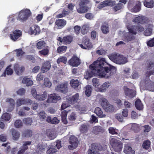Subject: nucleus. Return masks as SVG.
<instances>
[{
  "label": "nucleus",
  "instance_id": "1",
  "mask_svg": "<svg viewBox=\"0 0 154 154\" xmlns=\"http://www.w3.org/2000/svg\"><path fill=\"white\" fill-rule=\"evenodd\" d=\"M113 67L114 68L109 64L105 59L101 57H99L89 67L92 76L97 75L106 78H108L112 75L111 69Z\"/></svg>",
  "mask_w": 154,
  "mask_h": 154
},
{
  "label": "nucleus",
  "instance_id": "2",
  "mask_svg": "<svg viewBox=\"0 0 154 154\" xmlns=\"http://www.w3.org/2000/svg\"><path fill=\"white\" fill-rule=\"evenodd\" d=\"M129 32H127L124 35L123 39V40L127 42H129L134 40L135 39L134 35H135L137 32L134 30L132 29V27H130V26H127Z\"/></svg>",
  "mask_w": 154,
  "mask_h": 154
},
{
  "label": "nucleus",
  "instance_id": "3",
  "mask_svg": "<svg viewBox=\"0 0 154 154\" xmlns=\"http://www.w3.org/2000/svg\"><path fill=\"white\" fill-rule=\"evenodd\" d=\"M31 14V13L29 9L21 10L19 13L17 19L21 22H23L28 19Z\"/></svg>",
  "mask_w": 154,
  "mask_h": 154
},
{
  "label": "nucleus",
  "instance_id": "4",
  "mask_svg": "<svg viewBox=\"0 0 154 154\" xmlns=\"http://www.w3.org/2000/svg\"><path fill=\"white\" fill-rule=\"evenodd\" d=\"M31 93L32 97L36 100L39 101H42L45 100L47 97V93L46 91L38 94L35 88L31 89Z\"/></svg>",
  "mask_w": 154,
  "mask_h": 154
},
{
  "label": "nucleus",
  "instance_id": "5",
  "mask_svg": "<svg viewBox=\"0 0 154 154\" xmlns=\"http://www.w3.org/2000/svg\"><path fill=\"white\" fill-rule=\"evenodd\" d=\"M110 144L115 152H119L122 150V144L119 140L114 138H112L110 140Z\"/></svg>",
  "mask_w": 154,
  "mask_h": 154
},
{
  "label": "nucleus",
  "instance_id": "6",
  "mask_svg": "<svg viewBox=\"0 0 154 154\" xmlns=\"http://www.w3.org/2000/svg\"><path fill=\"white\" fill-rule=\"evenodd\" d=\"M68 83L66 82L58 84L55 87V90L58 92L65 93L68 91Z\"/></svg>",
  "mask_w": 154,
  "mask_h": 154
},
{
  "label": "nucleus",
  "instance_id": "7",
  "mask_svg": "<svg viewBox=\"0 0 154 154\" xmlns=\"http://www.w3.org/2000/svg\"><path fill=\"white\" fill-rule=\"evenodd\" d=\"M79 45L82 48L85 49H89L93 47L92 43L90 42V39L86 37L83 38L82 44Z\"/></svg>",
  "mask_w": 154,
  "mask_h": 154
},
{
  "label": "nucleus",
  "instance_id": "8",
  "mask_svg": "<svg viewBox=\"0 0 154 154\" xmlns=\"http://www.w3.org/2000/svg\"><path fill=\"white\" fill-rule=\"evenodd\" d=\"M69 142L70 145L69 146L68 148L70 149L76 148L78 144V139L74 136H72L70 137Z\"/></svg>",
  "mask_w": 154,
  "mask_h": 154
},
{
  "label": "nucleus",
  "instance_id": "9",
  "mask_svg": "<svg viewBox=\"0 0 154 154\" xmlns=\"http://www.w3.org/2000/svg\"><path fill=\"white\" fill-rule=\"evenodd\" d=\"M22 35L21 31L20 30L17 29L13 31L12 33L10 34V37L12 40L15 42L18 40Z\"/></svg>",
  "mask_w": 154,
  "mask_h": 154
},
{
  "label": "nucleus",
  "instance_id": "10",
  "mask_svg": "<svg viewBox=\"0 0 154 154\" xmlns=\"http://www.w3.org/2000/svg\"><path fill=\"white\" fill-rule=\"evenodd\" d=\"M32 103V101L30 99L23 98L18 99L16 101L17 107L20 106L22 105L27 104H29L31 105Z\"/></svg>",
  "mask_w": 154,
  "mask_h": 154
},
{
  "label": "nucleus",
  "instance_id": "11",
  "mask_svg": "<svg viewBox=\"0 0 154 154\" xmlns=\"http://www.w3.org/2000/svg\"><path fill=\"white\" fill-rule=\"evenodd\" d=\"M60 99L61 97L60 96L56 94H53L48 95V99L46 102L48 103H55Z\"/></svg>",
  "mask_w": 154,
  "mask_h": 154
},
{
  "label": "nucleus",
  "instance_id": "12",
  "mask_svg": "<svg viewBox=\"0 0 154 154\" xmlns=\"http://www.w3.org/2000/svg\"><path fill=\"white\" fill-rule=\"evenodd\" d=\"M69 65L73 67L77 66L80 64L79 58L75 55H73L68 62Z\"/></svg>",
  "mask_w": 154,
  "mask_h": 154
},
{
  "label": "nucleus",
  "instance_id": "13",
  "mask_svg": "<svg viewBox=\"0 0 154 154\" xmlns=\"http://www.w3.org/2000/svg\"><path fill=\"white\" fill-rule=\"evenodd\" d=\"M61 147V141L57 140L56 142V145L50 148L47 151V153L48 154L55 153L57 151V149H56V148H57V149H59Z\"/></svg>",
  "mask_w": 154,
  "mask_h": 154
},
{
  "label": "nucleus",
  "instance_id": "14",
  "mask_svg": "<svg viewBox=\"0 0 154 154\" xmlns=\"http://www.w3.org/2000/svg\"><path fill=\"white\" fill-rule=\"evenodd\" d=\"M5 101L8 103L9 105L8 108H7L6 110L8 112L11 111L14 109L15 102L14 100L11 98H7L5 100Z\"/></svg>",
  "mask_w": 154,
  "mask_h": 154
},
{
  "label": "nucleus",
  "instance_id": "15",
  "mask_svg": "<svg viewBox=\"0 0 154 154\" xmlns=\"http://www.w3.org/2000/svg\"><path fill=\"white\" fill-rule=\"evenodd\" d=\"M124 89L126 96L131 98H133L135 96L136 91L134 90L130 89L126 86L124 87Z\"/></svg>",
  "mask_w": 154,
  "mask_h": 154
},
{
  "label": "nucleus",
  "instance_id": "16",
  "mask_svg": "<svg viewBox=\"0 0 154 154\" xmlns=\"http://www.w3.org/2000/svg\"><path fill=\"white\" fill-rule=\"evenodd\" d=\"M14 69L16 74L20 75L22 74L25 70L23 66H20L18 64H15L14 66Z\"/></svg>",
  "mask_w": 154,
  "mask_h": 154
},
{
  "label": "nucleus",
  "instance_id": "17",
  "mask_svg": "<svg viewBox=\"0 0 154 154\" xmlns=\"http://www.w3.org/2000/svg\"><path fill=\"white\" fill-rule=\"evenodd\" d=\"M91 147L92 149L96 150L97 151H104L106 149L107 146L104 145L102 146L100 144H92L91 145Z\"/></svg>",
  "mask_w": 154,
  "mask_h": 154
},
{
  "label": "nucleus",
  "instance_id": "18",
  "mask_svg": "<svg viewBox=\"0 0 154 154\" xmlns=\"http://www.w3.org/2000/svg\"><path fill=\"white\" fill-rule=\"evenodd\" d=\"M133 22L136 23H140L144 24L147 23L148 21V19L145 17L139 16L136 17L133 20Z\"/></svg>",
  "mask_w": 154,
  "mask_h": 154
},
{
  "label": "nucleus",
  "instance_id": "19",
  "mask_svg": "<svg viewBox=\"0 0 154 154\" xmlns=\"http://www.w3.org/2000/svg\"><path fill=\"white\" fill-rule=\"evenodd\" d=\"M31 143L30 141L23 142L22 146L20 148L21 149L18 152L17 154H23L25 151L27 149V146L30 145Z\"/></svg>",
  "mask_w": 154,
  "mask_h": 154
},
{
  "label": "nucleus",
  "instance_id": "20",
  "mask_svg": "<svg viewBox=\"0 0 154 154\" xmlns=\"http://www.w3.org/2000/svg\"><path fill=\"white\" fill-rule=\"evenodd\" d=\"M140 3L139 2L133 8H132L133 5L130 2H129L128 3V9L131 10V11L136 12L140 11Z\"/></svg>",
  "mask_w": 154,
  "mask_h": 154
},
{
  "label": "nucleus",
  "instance_id": "21",
  "mask_svg": "<svg viewBox=\"0 0 154 154\" xmlns=\"http://www.w3.org/2000/svg\"><path fill=\"white\" fill-rule=\"evenodd\" d=\"M110 85V83L109 82H105L98 89H96V91L97 92H105Z\"/></svg>",
  "mask_w": 154,
  "mask_h": 154
},
{
  "label": "nucleus",
  "instance_id": "22",
  "mask_svg": "<svg viewBox=\"0 0 154 154\" xmlns=\"http://www.w3.org/2000/svg\"><path fill=\"white\" fill-rule=\"evenodd\" d=\"M31 34L36 35L39 34L40 30L39 27L37 25L32 26L30 29Z\"/></svg>",
  "mask_w": 154,
  "mask_h": 154
},
{
  "label": "nucleus",
  "instance_id": "23",
  "mask_svg": "<svg viewBox=\"0 0 154 154\" xmlns=\"http://www.w3.org/2000/svg\"><path fill=\"white\" fill-rule=\"evenodd\" d=\"M79 98V95L78 93H76L73 95L71 97H69L67 100L68 102L71 103L73 104L77 102Z\"/></svg>",
  "mask_w": 154,
  "mask_h": 154
},
{
  "label": "nucleus",
  "instance_id": "24",
  "mask_svg": "<svg viewBox=\"0 0 154 154\" xmlns=\"http://www.w3.org/2000/svg\"><path fill=\"white\" fill-rule=\"evenodd\" d=\"M147 69L149 71L146 72V74L148 77L151 75H154V63L152 62L149 63L147 66Z\"/></svg>",
  "mask_w": 154,
  "mask_h": 154
},
{
  "label": "nucleus",
  "instance_id": "25",
  "mask_svg": "<svg viewBox=\"0 0 154 154\" xmlns=\"http://www.w3.org/2000/svg\"><path fill=\"white\" fill-rule=\"evenodd\" d=\"M124 152L126 154H135V153L134 150L127 144L125 145Z\"/></svg>",
  "mask_w": 154,
  "mask_h": 154
},
{
  "label": "nucleus",
  "instance_id": "26",
  "mask_svg": "<svg viewBox=\"0 0 154 154\" xmlns=\"http://www.w3.org/2000/svg\"><path fill=\"white\" fill-rule=\"evenodd\" d=\"M81 84L77 79H72L70 82V84L72 87L74 88H80V85Z\"/></svg>",
  "mask_w": 154,
  "mask_h": 154
},
{
  "label": "nucleus",
  "instance_id": "27",
  "mask_svg": "<svg viewBox=\"0 0 154 154\" xmlns=\"http://www.w3.org/2000/svg\"><path fill=\"white\" fill-rule=\"evenodd\" d=\"M51 67V64L49 61H46L43 65L41 68L42 72L45 73L49 70Z\"/></svg>",
  "mask_w": 154,
  "mask_h": 154
},
{
  "label": "nucleus",
  "instance_id": "28",
  "mask_svg": "<svg viewBox=\"0 0 154 154\" xmlns=\"http://www.w3.org/2000/svg\"><path fill=\"white\" fill-rule=\"evenodd\" d=\"M112 1H105L98 5V8L99 9H101L106 6H110L112 5Z\"/></svg>",
  "mask_w": 154,
  "mask_h": 154
},
{
  "label": "nucleus",
  "instance_id": "29",
  "mask_svg": "<svg viewBox=\"0 0 154 154\" xmlns=\"http://www.w3.org/2000/svg\"><path fill=\"white\" fill-rule=\"evenodd\" d=\"M127 127L129 128L130 129H132L135 132L139 131L140 129V125L137 124H130L128 125Z\"/></svg>",
  "mask_w": 154,
  "mask_h": 154
},
{
  "label": "nucleus",
  "instance_id": "30",
  "mask_svg": "<svg viewBox=\"0 0 154 154\" xmlns=\"http://www.w3.org/2000/svg\"><path fill=\"white\" fill-rule=\"evenodd\" d=\"M11 132L12 136V138L14 140H17L20 137V133L16 130L13 129L11 130Z\"/></svg>",
  "mask_w": 154,
  "mask_h": 154
},
{
  "label": "nucleus",
  "instance_id": "31",
  "mask_svg": "<svg viewBox=\"0 0 154 154\" xmlns=\"http://www.w3.org/2000/svg\"><path fill=\"white\" fill-rule=\"evenodd\" d=\"M22 83L25 84L26 86H29L33 84V81L27 76L25 77L22 80Z\"/></svg>",
  "mask_w": 154,
  "mask_h": 154
},
{
  "label": "nucleus",
  "instance_id": "32",
  "mask_svg": "<svg viewBox=\"0 0 154 154\" xmlns=\"http://www.w3.org/2000/svg\"><path fill=\"white\" fill-rule=\"evenodd\" d=\"M144 5L146 7L152 8L154 6L153 0H145L143 2Z\"/></svg>",
  "mask_w": 154,
  "mask_h": 154
},
{
  "label": "nucleus",
  "instance_id": "33",
  "mask_svg": "<svg viewBox=\"0 0 154 154\" xmlns=\"http://www.w3.org/2000/svg\"><path fill=\"white\" fill-rule=\"evenodd\" d=\"M120 55L119 54H113L110 55L109 58L111 60L117 64Z\"/></svg>",
  "mask_w": 154,
  "mask_h": 154
},
{
  "label": "nucleus",
  "instance_id": "34",
  "mask_svg": "<svg viewBox=\"0 0 154 154\" xmlns=\"http://www.w3.org/2000/svg\"><path fill=\"white\" fill-rule=\"evenodd\" d=\"M94 112L96 115L100 118L105 117L106 115L103 114L101 109L99 107H97L95 108Z\"/></svg>",
  "mask_w": 154,
  "mask_h": 154
},
{
  "label": "nucleus",
  "instance_id": "35",
  "mask_svg": "<svg viewBox=\"0 0 154 154\" xmlns=\"http://www.w3.org/2000/svg\"><path fill=\"white\" fill-rule=\"evenodd\" d=\"M11 66V65H9L6 69L5 71L1 75V76L5 77L6 76V72L8 75H12L13 72V70L10 68Z\"/></svg>",
  "mask_w": 154,
  "mask_h": 154
},
{
  "label": "nucleus",
  "instance_id": "36",
  "mask_svg": "<svg viewBox=\"0 0 154 154\" xmlns=\"http://www.w3.org/2000/svg\"><path fill=\"white\" fill-rule=\"evenodd\" d=\"M55 24L58 27H63L66 24V21L64 20L59 19L57 20Z\"/></svg>",
  "mask_w": 154,
  "mask_h": 154
},
{
  "label": "nucleus",
  "instance_id": "37",
  "mask_svg": "<svg viewBox=\"0 0 154 154\" xmlns=\"http://www.w3.org/2000/svg\"><path fill=\"white\" fill-rule=\"evenodd\" d=\"M136 108L138 110H142L143 108V105L140 99H137L135 103Z\"/></svg>",
  "mask_w": 154,
  "mask_h": 154
},
{
  "label": "nucleus",
  "instance_id": "38",
  "mask_svg": "<svg viewBox=\"0 0 154 154\" xmlns=\"http://www.w3.org/2000/svg\"><path fill=\"white\" fill-rule=\"evenodd\" d=\"M46 44L45 41L43 40L39 41L36 43V47L38 49H42L45 47Z\"/></svg>",
  "mask_w": 154,
  "mask_h": 154
},
{
  "label": "nucleus",
  "instance_id": "39",
  "mask_svg": "<svg viewBox=\"0 0 154 154\" xmlns=\"http://www.w3.org/2000/svg\"><path fill=\"white\" fill-rule=\"evenodd\" d=\"M118 61L117 62V64H124L128 61L127 58L122 55H120Z\"/></svg>",
  "mask_w": 154,
  "mask_h": 154
},
{
  "label": "nucleus",
  "instance_id": "40",
  "mask_svg": "<svg viewBox=\"0 0 154 154\" xmlns=\"http://www.w3.org/2000/svg\"><path fill=\"white\" fill-rule=\"evenodd\" d=\"M89 25L88 24L83 25L82 28L81 32L82 34L85 35L86 34L89 30Z\"/></svg>",
  "mask_w": 154,
  "mask_h": 154
},
{
  "label": "nucleus",
  "instance_id": "41",
  "mask_svg": "<svg viewBox=\"0 0 154 154\" xmlns=\"http://www.w3.org/2000/svg\"><path fill=\"white\" fill-rule=\"evenodd\" d=\"M36 151L37 152L40 153H43L45 150V149L44 148L41 144L39 143L35 146Z\"/></svg>",
  "mask_w": 154,
  "mask_h": 154
},
{
  "label": "nucleus",
  "instance_id": "42",
  "mask_svg": "<svg viewBox=\"0 0 154 154\" xmlns=\"http://www.w3.org/2000/svg\"><path fill=\"white\" fill-rule=\"evenodd\" d=\"M103 109L107 112H112L113 111L114 109V106L108 103L106 105Z\"/></svg>",
  "mask_w": 154,
  "mask_h": 154
},
{
  "label": "nucleus",
  "instance_id": "43",
  "mask_svg": "<svg viewBox=\"0 0 154 154\" xmlns=\"http://www.w3.org/2000/svg\"><path fill=\"white\" fill-rule=\"evenodd\" d=\"M11 117V115L9 113H5L2 116L1 119L2 120L8 121L10 119Z\"/></svg>",
  "mask_w": 154,
  "mask_h": 154
},
{
  "label": "nucleus",
  "instance_id": "44",
  "mask_svg": "<svg viewBox=\"0 0 154 154\" xmlns=\"http://www.w3.org/2000/svg\"><path fill=\"white\" fill-rule=\"evenodd\" d=\"M76 107L78 111H80L81 113H85L86 112V107L83 105H77Z\"/></svg>",
  "mask_w": 154,
  "mask_h": 154
},
{
  "label": "nucleus",
  "instance_id": "45",
  "mask_svg": "<svg viewBox=\"0 0 154 154\" xmlns=\"http://www.w3.org/2000/svg\"><path fill=\"white\" fill-rule=\"evenodd\" d=\"M99 102L103 108L109 103L107 99L103 97L100 98Z\"/></svg>",
  "mask_w": 154,
  "mask_h": 154
},
{
  "label": "nucleus",
  "instance_id": "46",
  "mask_svg": "<svg viewBox=\"0 0 154 154\" xmlns=\"http://www.w3.org/2000/svg\"><path fill=\"white\" fill-rule=\"evenodd\" d=\"M92 91V88L91 86L88 85L85 88V94L88 96H90L91 94Z\"/></svg>",
  "mask_w": 154,
  "mask_h": 154
},
{
  "label": "nucleus",
  "instance_id": "47",
  "mask_svg": "<svg viewBox=\"0 0 154 154\" xmlns=\"http://www.w3.org/2000/svg\"><path fill=\"white\" fill-rule=\"evenodd\" d=\"M44 85L46 87L50 88L51 86L52 83L48 78H45L44 80Z\"/></svg>",
  "mask_w": 154,
  "mask_h": 154
},
{
  "label": "nucleus",
  "instance_id": "48",
  "mask_svg": "<svg viewBox=\"0 0 154 154\" xmlns=\"http://www.w3.org/2000/svg\"><path fill=\"white\" fill-rule=\"evenodd\" d=\"M88 11V8L85 6H80V7L77 9V12L80 14L84 13H85Z\"/></svg>",
  "mask_w": 154,
  "mask_h": 154
},
{
  "label": "nucleus",
  "instance_id": "49",
  "mask_svg": "<svg viewBox=\"0 0 154 154\" xmlns=\"http://www.w3.org/2000/svg\"><path fill=\"white\" fill-rule=\"evenodd\" d=\"M103 129L102 127L100 126H95L93 128V132L96 134H97L98 132L102 131Z\"/></svg>",
  "mask_w": 154,
  "mask_h": 154
},
{
  "label": "nucleus",
  "instance_id": "50",
  "mask_svg": "<svg viewBox=\"0 0 154 154\" xmlns=\"http://www.w3.org/2000/svg\"><path fill=\"white\" fill-rule=\"evenodd\" d=\"M72 39V36H67L63 37L62 40L65 44H68L70 43Z\"/></svg>",
  "mask_w": 154,
  "mask_h": 154
},
{
  "label": "nucleus",
  "instance_id": "51",
  "mask_svg": "<svg viewBox=\"0 0 154 154\" xmlns=\"http://www.w3.org/2000/svg\"><path fill=\"white\" fill-rule=\"evenodd\" d=\"M109 133L112 134H117L119 131L118 130L112 127H110L108 129Z\"/></svg>",
  "mask_w": 154,
  "mask_h": 154
},
{
  "label": "nucleus",
  "instance_id": "52",
  "mask_svg": "<svg viewBox=\"0 0 154 154\" xmlns=\"http://www.w3.org/2000/svg\"><path fill=\"white\" fill-rule=\"evenodd\" d=\"M23 123L20 120H16L14 123V125L15 127L17 128H20L22 126Z\"/></svg>",
  "mask_w": 154,
  "mask_h": 154
},
{
  "label": "nucleus",
  "instance_id": "53",
  "mask_svg": "<svg viewBox=\"0 0 154 154\" xmlns=\"http://www.w3.org/2000/svg\"><path fill=\"white\" fill-rule=\"evenodd\" d=\"M23 121L26 125H31L32 120L31 118H25L23 119Z\"/></svg>",
  "mask_w": 154,
  "mask_h": 154
},
{
  "label": "nucleus",
  "instance_id": "54",
  "mask_svg": "<svg viewBox=\"0 0 154 154\" xmlns=\"http://www.w3.org/2000/svg\"><path fill=\"white\" fill-rule=\"evenodd\" d=\"M67 58L65 57L61 56L59 57L57 60V63H59L61 62H62L66 64L67 62Z\"/></svg>",
  "mask_w": 154,
  "mask_h": 154
},
{
  "label": "nucleus",
  "instance_id": "55",
  "mask_svg": "<svg viewBox=\"0 0 154 154\" xmlns=\"http://www.w3.org/2000/svg\"><path fill=\"white\" fill-rule=\"evenodd\" d=\"M130 27H132V29L133 30H134L136 32V31H138L139 32H142L144 30V28L143 27L140 25H139L136 27H134L133 26H130Z\"/></svg>",
  "mask_w": 154,
  "mask_h": 154
},
{
  "label": "nucleus",
  "instance_id": "56",
  "mask_svg": "<svg viewBox=\"0 0 154 154\" xmlns=\"http://www.w3.org/2000/svg\"><path fill=\"white\" fill-rule=\"evenodd\" d=\"M102 32L104 34H106L109 32V27L107 25H103L101 27Z\"/></svg>",
  "mask_w": 154,
  "mask_h": 154
},
{
  "label": "nucleus",
  "instance_id": "57",
  "mask_svg": "<svg viewBox=\"0 0 154 154\" xmlns=\"http://www.w3.org/2000/svg\"><path fill=\"white\" fill-rule=\"evenodd\" d=\"M32 134V132L31 130H28L25 131L23 134V136L26 137H29L31 136Z\"/></svg>",
  "mask_w": 154,
  "mask_h": 154
},
{
  "label": "nucleus",
  "instance_id": "58",
  "mask_svg": "<svg viewBox=\"0 0 154 154\" xmlns=\"http://www.w3.org/2000/svg\"><path fill=\"white\" fill-rule=\"evenodd\" d=\"M66 49L67 47L66 46H60L58 48L57 51L58 53L64 52L66 51Z\"/></svg>",
  "mask_w": 154,
  "mask_h": 154
},
{
  "label": "nucleus",
  "instance_id": "59",
  "mask_svg": "<svg viewBox=\"0 0 154 154\" xmlns=\"http://www.w3.org/2000/svg\"><path fill=\"white\" fill-rule=\"evenodd\" d=\"M38 116L41 120H43L46 118L47 115L44 111H42L38 113Z\"/></svg>",
  "mask_w": 154,
  "mask_h": 154
},
{
  "label": "nucleus",
  "instance_id": "60",
  "mask_svg": "<svg viewBox=\"0 0 154 154\" xmlns=\"http://www.w3.org/2000/svg\"><path fill=\"white\" fill-rule=\"evenodd\" d=\"M49 50L47 48L43 49L41 51H39L38 52L39 54L40 55H43L44 56L48 54Z\"/></svg>",
  "mask_w": 154,
  "mask_h": 154
},
{
  "label": "nucleus",
  "instance_id": "61",
  "mask_svg": "<svg viewBox=\"0 0 154 154\" xmlns=\"http://www.w3.org/2000/svg\"><path fill=\"white\" fill-rule=\"evenodd\" d=\"M123 7V5L121 3H119L116 6L113 8V10L115 11L120 10Z\"/></svg>",
  "mask_w": 154,
  "mask_h": 154
},
{
  "label": "nucleus",
  "instance_id": "62",
  "mask_svg": "<svg viewBox=\"0 0 154 154\" xmlns=\"http://www.w3.org/2000/svg\"><path fill=\"white\" fill-rule=\"evenodd\" d=\"M150 142L149 140L145 141L143 144V148L146 149H148L150 145Z\"/></svg>",
  "mask_w": 154,
  "mask_h": 154
},
{
  "label": "nucleus",
  "instance_id": "63",
  "mask_svg": "<svg viewBox=\"0 0 154 154\" xmlns=\"http://www.w3.org/2000/svg\"><path fill=\"white\" fill-rule=\"evenodd\" d=\"M15 51L16 52L17 56L18 57H21L24 54L21 48L16 50Z\"/></svg>",
  "mask_w": 154,
  "mask_h": 154
},
{
  "label": "nucleus",
  "instance_id": "64",
  "mask_svg": "<svg viewBox=\"0 0 154 154\" xmlns=\"http://www.w3.org/2000/svg\"><path fill=\"white\" fill-rule=\"evenodd\" d=\"M26 92V90L24 88H20L16 91L17 94L20 96L24 95Z\"/></svg>",
  "mask_w": 154,
  "mask_h": 154
}]
</instances>
